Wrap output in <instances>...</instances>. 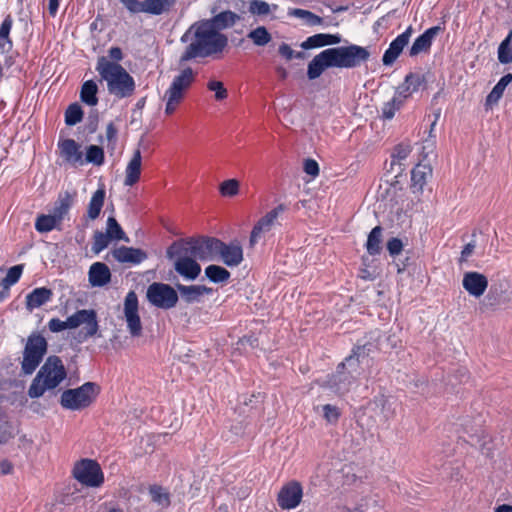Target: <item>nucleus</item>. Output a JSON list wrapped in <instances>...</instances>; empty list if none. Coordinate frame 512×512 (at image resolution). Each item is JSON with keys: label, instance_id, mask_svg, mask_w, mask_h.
Segmentation results:
<instances>
[{"label": "nucleus", "instance_id": "1", "mask_svg": "<svg viewBox=\"0 0 512 512\" xmlns=\"http://www.w3.org/2000/svg\"><path fill=\"white\" fill-rule=\"evenodd\" d=\"M180 42L186 44L179 58L180 65L196 59L219 60L229 47V38L225 33H218L201 20L189 26Z\"/></svg>", "mask_w": 512, "mask_h": 512}, {"label": "nucleus", "instance_id": "2", "mask_svg": "<svg viewBox=\"0 0 512 512\" xmlns=\"http://www.w3.org/2000/svg\"><path fill=\"white\" fill-rule=\"evenodd\" d=\"M370 57L369 46L350 43L327 48L315 55L308 63L307 77L309 80L317 79L328 68L355 69L367 63Z\"/></svg>", "mask_w": 512, "mask_h": 512}, {"label": "nucleus", "instance_id": "3", "mask_svg": "<svg viewBox=\"0 0 512 512\" xmlns=\"http://www.w3.org/2000/svg\"><path fill=\"white\" fill-rule=\"evenodd\" d=\"M66 376V369L60 357L49 356L32 380L28 388V396L32 399L40 398L46 390L58 387Z\"/></svg>", "mask_w": 512, "mask_h": 512}, {"label": "nucleus", "instance_id": "4", "mask_svg": "<svg viewBox=\"0 0 512 512\" xmlns=\"http://www.w3.org/2000/svg\"><path fill=\"white\" fill-rule=\"evenodd\" d=\"M100 82H105L107 92L116 99L131 97L136 90L133 76L122 65H110L105 69L96 70Z\"/></svg>", "mask_w": 512, "mask_h": 512}, {"label": "nucleus", "instance_id": "5", "mask_svg": "<svg viewBox=\"0 0 512 512\" xmlns=\"http://www.w3.org/2000/svg\"><path fill=\"white\" fill-rule=\"evenodd\" d=\"M412 152V147L407 143L397 144L391 153V161L385 163V173L381 178L379 189L383 192H398L402 190L400 178L406 169L408 156Z\"/></svg>", "mask_w": 512, "mask_h": 512}, {"label": "nucleus", "instance_id": "6", "mask_svg": "<svg viewBox=\"0 0 512 512\" xmlns=\"http://www.w3.org/2000/svg\"><path fill=\"white\" fill-rule=\"evenodd\" d=\"M80 326H83L81 331L83 339L95 336L99 330L96 311L93 309H81L67 317L64 321L59 318H52L48 322V328L53 333H59L66 329H75Z\"/></svg>", "mask_w": 512, "mask_h": 512}, {"label": "nucleus", "instance_id": "7", "mask_svg": "<svg viewBox=\"0 0 512 512\" xmlns=\"http://www.w3.org/2000/svg\"><path fill=\"white\" fill-rule=\"evenodd\" d=\"M375 349L374 344L365 343L363 345H356L352 349V353L345 358V360L338 364L336 372L328 379V386L336 393L342 394L348 390L353 376L350 372H346V365L353 366L354 369L358 367L360 358L369 356Z\"/></svg>", "mask_w": 512, "mask_h": 512}, {"label": "nucleus", "instance_id": "8", "mask_svg": "<svg viewBox=\"0 0 512 512\" xmlns=\"http://www.w3.org/2000/svg\"><path fill=\"white\" fill-rule=\"evenodd\" d=\"M99 393V387L94 382H86L83 385L64 390L61 394L60 404L71 411H79L90 406Z\"/></svg>", "mask_w": 512, "mask_h": 512}, {"label": "nucleus", "instance_id": "9", "mask_svg": "<svg viewBox=\"0 0 512 512\" xmlns=\"http://www.w3.org/2000/svg\"><path fill=\"white\" fill-rule=\"evenodd\" d=\"M47 348V341L41 334L32 333L28 336L21 362V370L24 375L34 373L47 353Z\"/></svg>", "mask_w": 512, "mask_h": 512}, {"label": "nucleus", "instance_id": "10", "mask_svg": "<svg viewBox=\"0 0 512 512\" xmlns=\"http://www.w3.org/2000/svg\"><path fill=\"white\" fill-rule=\"evenodd\" d=\"M195 73L192 68L187 67L174 77L171 85L165 93L166 107L165 113L171 115L175 112L178 104L184 97V91L187 90L194 81Z\"/></svg>", "mask_w": 512, "mask_h": 512}, {"label": "nucleus", "instance_id": "11", "mask_svg": "<svg viewBox=\"0 0 512 512\" xmlns=\"http://www.w3.org/2000/svg\"><path fill=\"white\" fill-rule=\"evenodd\" d=\"M74 478L87 487H100L104 483V474L99 463L92 459H81L73 468Z\"/></svg>", "mask_w": 512, "mask_h": 512}, {"label": "nucleus", "instance_id": "12", "mask_svg": "<svg viewBox=\"0 0 512 512\" xmlns=\"http://www.w3.org/2000/svg\"><path fill=\"white\" fill-rule=\"evenodd\" d=\"M146 296L151 305L164 310L174 308L179 300L177 290L162 282L150 284Z\"/></svg>", "mask_w": 512, "mask_h": 512}, {"label": "nucleus", "instance_id": "13", "mask_svg": "<svg viewBox=\"0 0 512 512\" xmlns=\"http://www.w3.org/2000/svg\"><path fill=\"white\" fill-rule=\"evenodd\" d=\"M210 13L212 15L210 18H204L201 21L218 33H223L225 30L233 28L242 20L240 14L232 10L218 11L217 6L211 7Z\"/></svg>", "mask_w": 512, "mask_h": 512}, {"label": "nucleus", "instance_id": "14", "mask_svg": "<svg viewBox=\"0 0 512 512\" xmlns=\"http://www.w3.org/2000/svg\"><path fill=\"white\" fill-rule=\"evenodd\" d=\"M194 258L200 261H215L221 245V239L212 236L192 237Z\"/></svg>", "mask_w": 512, "mask_h": 512}, {"label": "nucleus", "instance_id": "15", "mask_svg": "<svg viewBox=\"0 0 512 512\" xmlns=\"http://www.w3.org/2000/svg\"><path fill=\"white\" fill-rule=\"evenodd\" d=\"M303 497V488L300 482L292 480L280 489L277 496L278 506L284 510H292L299 506Z\"/></svg>", "mask_w": 512, "mask_h": 512}, {"label": "nucleus", "instance_id": "16", "mask_svg": "<svg viewBox=\"0 0 512 512\" xmlns=\"http://www.w3.org/2000/svg\"><path fill=\"white\" fill-rule=\"evenodd\" d=\"M244 260L243 248L238 240H232L229 243L221 241L215 261H221L227 267H237Z\"/></svg>", "mask_w": 512, "mask_h": 512}, {"label": "nucleus", "instance_id": "17", "mask_svg": "<svg viewBox=\"0 0 512 512\" xmlns=\"http://www.w3.org/2000/svg\"><path fill=\"white\" fill-rule=\"evenodd\" d=\"M413 32L414 29L410 25L404 32L391 41L382 57V63L384 66H392L395 63L404 48L408 45Z\"/></svg>", "mask_w": 512, "mask_h": 512}, {"label": "nucleus", "instance_id": "18", "mask_svg": "<svg viewBox=\"0 0 512 512\" xmlns=\"http://www.w3.org/2000/svg\"><path fill=\"white\" fill-rule=\"evenodd\" d=\"M442 31L443 28L440 26H433L426 29L414 40L411 47L408 49L409 57L414 58L420 54H428L431 50L433 41Z\"/></svg>", "mask_w": 512, "mask_h": 512}, {"label": "nucleus", "instance_id": "19", "mask_svg": "<svg viewBox=\"0 0 512 512\" xmlns=\"http://www.w3.org/2000/svg\"><path fill=\"white\" fill-rule=\"evenodd\" d=\"M57 148L64 163L74 167L84 165L81 146L74 139L60 140L57 144Z\"/></svg>", "mask_w": 512, "mask_h": 512}, {"label": "nucleus", "instance_id": "20", "mask_svg": "<svg viewBox=\"0 0 512 512\" xmlns=\"http://www.w3.org/2000/svg\"><path fill=\"white\" fill-rule=\"evenodd\" d=\"M462 285L469 295L479 298L484 294L488 287V279L482 273L469 271L464 273Z\"/></svg>", "mask_w": 512, "mask_h": 512}, {"label": "nucleus", "instance_id": "21", "mask_svg": "<svg viewBox=\"0 0 512 512\" xmlns=\"http://www.w3.org/2000/svg\"><path fill=\"white\" fill-rule=\"evenodd\" d=\"M193 238H182L172 242L166 250V257L173 261H182L183 259H190L194 257V250L192 244Z\"/></svg>", "mask_w": 512, "mask_h": 512}, {"label": "nucleus", "instance_id": "22", "mask_svg": "<svg viewBox=\"0 0 512 512\" xmlns=\"http://www.w3.org/2000/svg\"><path fill=\"white\" fill-rule=\"evenodd\" d=\"M113 258L120 263L138 265L148 258L147 253L140 248L120 246L112 251Z\"/></svg>", "mask_w": 512, "mask_h": 512}, {"label": "nucleus", "instance_id": "23", "mask_svg": "<svg viewBox=\"0 0 512 512\" xmlns=\"http://www.w3.org/2000/svg\"><path fill=\"white\" fill-rule=\"evenodd\" d=\"M176 289L180 293L182 300L188 304L198 303L204 295H210L212 288L204 285H183L176 284Z\"/></svg>", "mask_w": 512, "mask_h": 512}, {"label": "nucleus", "instance_id": "24", "mask_svg": "<svg viewBox=\"0 0 512 512\" xmlns=\"http://www.w3.org/2000/svg\"><path fill=\"white\" fill-rule=\"evenodd\" d=\"M342 36L340 34H326V33H318L312 36H309L305 41H303L300 46L304 50H310L315 48H321L325 46H331L341 43Z\"/></svg>", "mask_w": 512, "mask_h": 512}, {"label": "nucleus", "instance_id": "25", "mask_svg": "<svg viewBox=\"0 0 512 512\" xmlns=\"http://www.w3.org/2000/svg\"><path fill=\"white\" fill-rule=\"evenodd\" d=\"M425 82L423 74L410 72L405 76L403 83L397 87L396 94L407 99L414 92H417Z\"/></svg>", "mask_w": 512, "mask_h": 512}, {"label": "nucleus", "instance_id": "26", "mask_svg": "<svg viewBox=\"0 0 512 512\" xmlns=\"http://www.w3.org/2000/svg\"><path fill=\"white\" fill-rule=\"evenodd\" d=\"M89 283L92 287H103L111 280L109 267L103 262H95L88 272Z\"/></svg>", "mask_w": 512, "mask_h": 512}, {"label": "nucleus", "instance_id": "27", "mask_svg": "<svg viewBox=\"0 0 512 512\" xmlns=\"http://www.w3.org/2000/svg\"><path fill=\"white\" fill-rule=\"evenodd\" d=\"M53 292L47 287H38L33 289L26 296V307L32 311L51 301Z\"/></svg>", "mask_w": 512, "mask_h": 512}, {"label": "nucleus", "instance_id": "28", "mask_svg": "<svg viewBox=\"0 0 512 512\" xmlns=\"http://www.w3.org/2000/svg\"><path fill=\"white\" fill-rule=\"evenodd\" d=\"M173 266L174 270L187 280H195L201 273V266L194 257L175 261Z\"/></svg>", "mask_w": 512, "mask_h": 512}, {"label": "nucleus", "instance_id": "29", "mask_svg": "<svg viewBox=\"0 0 512 512\" xmlns=\"http://www.w3.org/2000/svg\"><path fill=\"white\" fill-rule=\"evenodd\" d=\"M395 400L393 397L378 395L374 398L373 403L379 409L380 421L388 422L395 415Z\"/></svg>", "mask_w": 512, "mask_h": 512}, {"label": "nucleus", "instance_id": "30", "mask_svg": "<svg viewBox=\"0 0 512 512\" xmlns=\"http://www.w3.org/2000/svg\"><path fill=\"white\" fill-rule=\"evenodd\" d=\"M432 176V168L429 165H416L411 171L412 188L418 192L424 190L427 179Z\"/></svg>", "mask_w": 512, "mask_h": 512}, {"label": "nucleus", "instance_id": "31", "mask_svg": "<svg viewBox=\"0 0 512 512\" xmlns=\"http://www.w3.org/2000/svg\"><path fill=\"white\" fill-rule=\"evenodd\" d=\"M124 59V53L118 46H112L107 51V56H99L97 58L95 70L105 69L110 65H121L120 62Z\"/></svg>", "mask_w": 512, "mask_h": 512}, {"label": "nucleus", "instance_id": "32", "mask_svg": "<svg viewBox=\"0 0 512 512\" xmlns=\"http://www.w3.org/2000/svg\"><path fill=\"white\" fill-rule=\"evenodd\" d=\"M13 25V18L7 15L0 25V50L2 53H8L12 50L13 43L10 39V32Z\"/></svg>", "mask_w": 512, "mask_h": 512}, {"label": "nucleus", "instance_id": "33", "mask_svg": "<svg viewBox=\"0 0 512 512\" xmlns=\"http://www.w3.org/2000/svg\"><path fill=\"white\" fill-rule=\"evenodd\" d=\"M98 86L94 80L85 81L80 90V99L83 103L89 106H95L98 104Z\"/></svg>", "mask_w": 512, "mask_h": 512}, {"label": "nucleus", "instance_id": "34", "mask_svg": "<svg viewBox=\"0 0 512 512\" xmlns=\"http://www.w3.org/2000/svg\"><path fill=\"white\" fill-rule=\"evenodd\" d=\"M140 172L141 154L140 151H136L126 168V177L124 183L130 186L136 183L140 177Z\"/></svg>", "mask_w": 512, "mask_h": 512}, {"label": "nucleus", "instance_id": "35", "mask_svg": "<svg viewBox=\"0 0 512 512\" xmlns=\"http://www.w3.org/2000/svg\"><path fill=\"white\" fill-rule=\"evenodd\" d=\"M290 210V205L286 203H280L262 216L259 220L264 226L271 231L272 228L278 223L279 216L285 211Z\"/></svg>", "mask_w": 512, "mask_h": 512}, {"label": "nucleus", "instance_id": "36", "mask_svg": "<svg viewBox=\"0 0 512 512\" xmlns=\"http://www.w3.org/2000/svg\"><path fill=\"white\" fill-rule=\"evenodd\" d=\"M176 0H145V13L151 15H161L168 12Z\"/></svg>", "mask_w": 512, "mask_h": 512}, {"label": "nucleus", "instance_id": "37", "mask_svg": "<svg viewBox=\"0 0 512 512\" xmlns=\"http://www.w3.org/2000/svg\"><path fill=\"white\" fill-rule=\"evenodd\" d=\"M288 16L296 17L305 20L306 24L309 26H317L322 25L324 19L311 11L300 9V8H290L287 12Z\"/></svg>", "mask_w": 512, "mask_h": 512}, {"label": "nucleus", "instance_id": "38", "mask_svg": "<svg viewBox=\"0 0 512 512\" xmlns=\"http://www.w3.org/2000/svg\"><path fill=\"white\" fill-rule=\"evenodd\" d=\"M205 276L213 283H224L229 280L231 274L226 268L211 264L205 268Z\"/></svg>", "mask_w": 512, "mask_h": 512}, {"label": "nucleus", "instance_id": "39", "mask_svg": "<svg viewBox=\"0 0 512 512\" xmlns=\"http://www.w3.org/2000/svg\"><path fill=\"white\" fill-rule=\"evenodd\" d=\"M381 237L382 228L381 226L374 227L367 238L366 249L371 256L378 255L381 251Z\"/></svg>", "mask_w": 512, "mask_h": 512}, {"label": "nucleus", "instance_id": "40", "mask_svg": "<svg viewBox=\"0 0 512 512\" xmlns=\"http://www.w3.org/2000/svg\"><path fill=\"white\" fill-rule=\"evenodd\" d=\"M149 494L151 496V500L156 503L158 506L162 508H167L170 505V494L159 485H151L149 487Z\"/></svg>", "mask_w": 512, "mask_h": 512}, {"label": "nucleus", "instance_id": "41", "mask_svg": "<svg viewBox=\"0 0 512 512\" xmlns=\"http://www.w3.org/2000/svg\"><path fill=\"white\" fill-rule=\"evenodd\" d=\"M71 207L70 194H66L65 197L59 198L52 207L50 214L56 218L59 224L64 219Z\"/></svg>", "mask_w": 512, "mask_h": 512}, {"label": "nucleus", "instance_id": "42", "mask_svg": "<svg viewBox=\"0 0 512 512\" xmlns=\"http://www.w3.org/2000/svg\"><path fill=\"white\" fill-rule=\"evenodd\" d=\"M58 225L59 222L50 213L38 215L35 221V229L39 233H48L55 229Z\"/></svg>", "mask_w": 512, "mask_h": 512}, {"label": "nucleus", "instance_id": "43", "mask_svg": "<svg viewBox=\"0 0 512 512\" xmlns=\"http://www.w3.org/2000/svg\"><path fill=\"white\" fill-rule=\"evenodd\" d=\"M14 436L12 423L9 421L7 414L0 409V445L6 444Z\"/></svg>", "mask_w": 512, "mask_h": 512}, {"label": "nucleus", "instance_id": "44", "mask_svg": "<svg viewBox=\"0 0 512 512\" xmlns=\"http://www.w3.org/2000/svg\"><path fill=\"white\" fill-rule=\"evenodd\" d=\"M512 81V74H506L498 81L487 96V103H496L502 97L505 88Z\"/></svg>", "mask_w": 512, "mask_h": 512}, {"label": "nucleus", "instance_id": "45", "mask_svg": "<svg viewBox=\"0 0 512 512\" xmlns=\"http://www.w3.org/2000/svg\"><path fill=\"white\" fill-rule=\"evenodd\" d=\"M512 30L509 31L505 39L498 47V61L501 64H509L512 62Z\"/></svg>", "mask_w": 512, "mask_h": 512}, {"label": "nucleus", "instance_id": "46", "mask_svg": "<svg viewBox=\"0 0 512 512\" xmlns=\"http://www.w3.org/2000/svg\"><path fill=\"white\" fill-rule=\"evenodd\" d=\"M104 150L102 147L97 145H90L86 149L85 157L83 161L85 163H91L96 166H100L104 163Z\"/></svg>", "mask_w": 512, "mask_h": 512}, {"label": "nucleus", "instance_id": "47", "mask_svg": "<svg viewBox=\"0 0 512 512\" xmlns=\"http://www.w3.org/2000/svg\"><path fill=\"white\" fill-rule=\"evenodd\" d=\"M247 37L256 45V46H265L267 45L272 37L268 32L267 28L264 26H259L253 30H251Z\"/></svg>", "mask_w": 512, "mask_h": 512}, {"label": "nucleus", "instance_id": "48", "mask_svg": "<svg viewBox=\"0 0 512 512\" xmlns=\"http://www.w3.org/2000/svg\"><path fill=\"white\" fill-rule=\"evenodd\" d=\"M83 118V110L78 103L70 104L65 111V124L74 126L81 122Z\"/></svg>", "mask_w": 512, "mask_h": 512}, {"label": "nucleus", "instance_id": "49", "mask_svg": "<svg viewBox=\"0 0 512 512\" xmlns=\"http://www.w3.org/2000/svg\"><path fill=\"white\" fill-rule=\"evenodd\" d=\"M24 265H14L8 269L6 276L1 280L0 286L11 287L16 284L23 273Z\"/></svg>", "mask_w": 512, "mask_h": 512}, {"label": "nucleus", "instance_id": "50", "mask_svg": "<svg viewBox=\"0 0 512 512\" xmlns=\"http://www.w3.org/2000/svg\"><path fill=\"white\" fill-rule=\"evenodd\" d=\"M127 328L132 337H139L142 334V324L137 313L125 314Z\"/></svg>", "mask_w": 512, "mask_h": 512}, {"label": "nucleus", "instance_id": "51", "mask_svg": "<svg viewBox=\"0 0 512 512\" xmlns=\"http://www.w3.org/2000/svg\"><path fill=\"white\" fill-rule=\"evenodd\" d=\"M106 194H93L88 205V217L92 220L96 219L101 212Z\"/></svg>", "mask_w": 512, "mask_h": 512}, {"label": "nucleus", "instance_id": "52", "mask_svg": "<svg viewBox=\"0 0 512 512\" xmlns=\"http://www.w3.org/2000/svg\"><path fill=\"white\" fill-rule=\"evenodd\" d=\"M248 11L252 15L266 16L271 12V6L263 0H251L249 2Z\"/></svg>", "mask_w": 512, "mask_h": 512}, {"label": "nucleus", "instance_id": "53", "mask_svg": "<svg viewBox=\"0 0 512 512\" xmlns=\"http://www.w3.org/2000/svg\"><path fill=\"white\" fill-rule=\"evenodd\" d=\"M270 231L264 226V224L258 220L250 233L249 237V245L250 247H254L264 236Z\"/></svg>", "mask_w": 512, "mask_h": 512}, {"label": "nucleus", "instance_id": "54", "mask_svg": "<svg viewBox=\"0 0 512 512\" xmlns=\"http://www.w3.org/2000/svg\"><path fill=\"white\" fill-rule=\"evenodd\" d=\"M107 234L111 238H115L118 240L125 238V233H124L123 229L118 224L116 219L113 217H109L107 220Z\"/></svg>", "mask_w": 512, "mask_h": 512}, {"label": "nucleus", "instance_id": "55", "mask_svg": "<svg viewBox=\"0 0 512 512\" xmlns=\"http://www.w3.org/2000/svg\"><path fill=\"white\" fill-rule=\"evenodd\" d=\"M207 88L210 91L215 92V99L217 101H222L228 96L227 89L224 87V84L221 81L211 80L208 82Z\"/></svg>", "mask_w": 512, "mask_h": 512}, {"label": "nucleus", "instance_id": "56", "mask_svg": "<svg viewBox=\"0 0 512 512\" xmlns=\"http://www.w3.org/2000/svg\"><path fill=\"white\" fill-rule=\"evenodd\" d=\"M110 239L111 237L107 233L104 234L102 232H96L94 235L92 250L95 253L101 252L108 246Z\"/></svg>", "mask_w": 512, "mask_h": 512}, {"label": "nucleus", "instance_id": "57", "mask_svg": "<svg viewBox=\"0 0 512 512\" xmlns=\"http://www.w3.org/2000/svg\"><path fill=\"white\" fill-rule=\"evenodd\" d=\"M138 312V297L134 291H130L124 301V314Z\"/></svg>", "mask_w": 512, "mask_h": 512}, {"label": "nucleus", "instance_id": "58", "mask_svg": "<svg viewBox=\"0 0 512 512\" xmlns=\"http://www.w3.org/2000/svg\"><path fill=\"white\" fill-rule=\"evenodd\" d=\"M132 14L145 13V0H119Z\"/></svg>", "mask_w": 512, "mask_h": 512}, {"label": "nucleus", "instance_id": "59", "mask_svg": "<svg viewBox=\"0 0 512 512\" xmlns=\"http://www.w3.org/2000/svg\"><path fill=\"white\" fill-rule=\"evenodd\" d=\"M324 418L328 423L334 424L338 421L340 417V411L336 406L331 404H325L322 408Z\"/></svg>", "mask_w": 512, "mask_h": 512}, {"label": "nucleus", "instance_id": "60", "mask_svg": "<svg viewBox=\"0 0 512 512\" xmlns=\"http://www.w3.org/2000/svg\"><path fill=\"white\" fill-rule=\"evenodd\" d=\"M387 250L392 257L399 255L403 250V242L397 237H393L387 242Z\"/></svg>", "mask_w": 512, "mask_h": 512}, {"label": "nucleus", "instance_id": "61", "mask_svg": "<svg viewBox=\"0 0 512 512\" xmlns=\"http://www.w3.org/2000/svg\"><path fill=\"white\" fill-rule=\"evenodd\" d=\"M240 182L237 179H228L220 184L219 192H238Z\"/></svg>", "mask_w": 512, "mask_h": 512}, {"label": "nucleus", "instance_id": "62", "mask_svg": "<svg viewBox=\"0 0 512 512\" xmlns=\"http://www.w3.org/2000/svg\"><path fill=\"white\" fill-rule=\"evenodd\" d=\"M304 171L308 175L315 177L319 174V165L314 159H306L304 161Z\"/></svg>", "mask_w": 512, "mask_h": 512}, {"label": "nucleus", "instance_id": "63", "mask_svg": "<svg viewBox=\"0 0 512 512\" xmlns=\"http://www.w3.org/2000/svg\"><path fill=\"white\" fill-rule=\"evenodd\" d=\"M474 243H475L474 241H471L463 247L461 254H460V258H459L460 263L467 261V259L471 256V254L473 253V251L475 249Z\"/></svg>", "mask_w": 512, "mask_h": 512}, {"label": "nucleus", "instance_id": "64", "mask_svg": "<svg viewBox=\"0 0 512 512\" xmlns=\"http://www.w3.org/2000/svg\"><path fill=\"white\" fill-rule=\"evenodd\" d=\"M279 54L286 60L294 58V50L286 43H282L278 48Z\"/></svg>", "mask_w": 512, "mask_h": 512}]
</instances>
